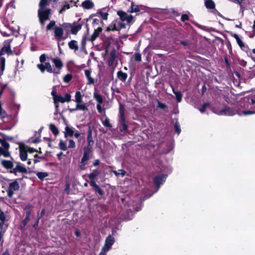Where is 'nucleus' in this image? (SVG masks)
Masks as SVG:
<instances>
[{"mask_svg":"<svg viewBox=\"0 0 255 255\" xmlns=\"http://www.w3.org/2000/svg\"><path fill=\"white\" fill-rule=\"evenodd\" d=\"M51 14L50 9L39 8L38 11V14L40 23L44 25L46 20L49 19V16Z\"/></svg>","mask_w":255,"mask_h":255,"instance_id":"f257e3e1","label":"nucleus"},{"mask_svg":"<svg viewBox=\"0 0 255 255\" xmlns=\"http://www.w3.org/2000/svg\"><path fill=\"white\" fill-rule=\"evenodd\" d=\"M37 67L41 71L42 73H44L46 70L49 73H53L56 75L59 74V71H56L55 69L53 70L50 63L47 62L44 64H38Z\"/></svg>","mask_w":255,"mask_h":255,"instance_id":"f03ea898","label":"nucleus"},{"mask_svg":"<svg viewBox=\"0 0 255 255\" xmlns=\"http://www.w3.org/2000/svg\"><path fill=\"white\" fill-rule=\"evenodd\" d=\"M19 187V184L17 181H14L10 183L7 190L8 196L9 197H11L14 193L18 190Z\"/></svg>","mask_w":255,"mask_h":255,"instance_id":"7ed1b4c3","label":"nucleus"},{"mask_svg":"<svg viewBox=\"0 0 255 255\" xmlns=\"http://www.w3.org/2000/svg\"><path fill=\"white\" fill-rule=\"evenodd\" d=\"M117 14L120 16L121 20L125 21L128 23L131 22L133 19V16L132 15L128 14L123 11H118Z\"/></svg>","mask_w":255,"mask_h":255,"instance_id":"20e7f679","label":"nucleus"},{"mask_svg":"<svg viewBox=\"0 0 255 255\" xmlns=\"http://www.w3.org/2000/svg\"><path fill=\"white\" fill-rule=\"evenodd\" d=\"M114 243L115 238L111 236H109L105 240V245L102 248L103 250L108 251Z\"/></svg>","mask_w":255,"mask_h":255,"instance_id":"39448f33","label":"nucleus"},{"mask_svg":"<svg viewBox=\"0 0 255 255\" xmlns=\"http://www.w3.org/2000/svg\"><path fill=\"white\" fill-rule=\"evenodd\" d=\"M54 36L56 39L59 40L63 38V29L60 27L56 26L54 28Z\"/></svg>","mask_w":255,"mask_h":255,"instance_id":"423d86ee","label":"nucleus"},{"mask_svg":"<svg viewBox=\"0 0 255 255\" xmlns=\"http://www.w3.org/2000/svg\"><path fill=\"white\" fill-rule=\"evenodd\" d=\"M166 175L157 176L154 178V181L155 184L157 187V190L159 188V186L165 182Z\"/></svg>","mask_w":255,"mask_h":255,"instance_id":"0eeeda50","label":"nucleus"},{"mask_svg":"<svg viewBox=\"0 0 255 255\" xmlns=\"http://www.w3.org/2000/svg\"><path fill=\"white\" fill-rule=\"evenodd\" d=\"M90 151V148H89V147H86L84 148V155L81 160V163L83 165H85L86 164L85 162L89 159V153Z\"/></svg>","mask_w":255,"mask_h":255,"instance_id":"6e6552de","label":"nucleus"},{"mask_svg":"<svg viewBox=\"0 0 255 255\" xmlns=\"http://www.w3.org/2000/svg\"><path fill=\"white\" fill-rule=\"evenodd\" d=\"M52 62L55 67L54 69L60 72V69L63 67V63L61 60L58 58H56L52 59Z\"/></svg>","mask_w":255,"mask_h":255,"instance_id":"1a4fd4ad","label":"nucleus"},{"mask_svg":"<svg viewBox=\"0 0 255 255\" xmlns=\"http://www.w3.org/2000/svg\"><path fill=\"white\" fill-rule=\"evenodd\" d=\"M25 146H20L19 147L20 157L22 161L26 160L27 158V152Z\"/></svg>","mask_w":255,"mask_h":255,"instance_id":"9d476101","label":"nucleus"},{"mask_svg":"<svg viewBox=\"0 0 255 255\" xmlns=\"http://www.w3.org/2000/svg\"><path fill=\"white\" fill-rule=\"evenodd\" d=\"M77 110H81L84 112H87L88 111V109L86 106L85 104L82 103V102L77 103L76 108L73 109L72 111H77Z\"/></svg>","mask_w":255,"mask_h":255,"instance_id":"9b49d317","label":"nucleus"},{"mask_svg":"<svg viewBox=\"0 0 255 255\" xmlns=\"http://www.w3.org/2000/svg\"><path fill=\"white\" fill-rule=\"evenodd\" d=\"M94 5V3L90 0H85L82 3V6L85 9H91Z\"/></svg>","mask_w":255,"mask_h":255,"instance_id":"f8f14e48","label":"nucleus"},{"mask_svg":"<svg viewBox=\"0 0 255 255\" xmlns=\"http://www.w3.org/2000/svg\"><path fill=\"white\" fill-rule=\"evenodd\" d=\"M74 131L73 129L68 126L66 127L65 128L64 135L65 137L68 136H72L74 135Z\"/></svg>","mask_w":255,"mask_h":255,"instance_id":"ddd939ff","label":"nucleus"},{"mask_svg":"<svg viewBox=\"0 0 255 255\" xmlns=\"http://www.w3.org/2000/svg\"><path fill=\"white\" fill-rule=\"evenodd\" d=\"M140 10L138 5L134 4L133 2H132L131 5L128 10V12L129 13L137 12Z\"/></svg>","mask_w":255,"mask_h":255,"instance_id":"4468645a","label":"nucleus"},{"mask_svg":"<svg viewBox=\"0 0 255 255\" xmlns=\"http://www.w3.org/2000/svg\"><path fill=\"white\" fill-rule=\"evenodd\" d=\"M102 30V28L101 27H98L97 29H95L94 33L91 36V40L92 41H94L97 37L99 35L100 33Z\"/></svg>","mask_w":255,"mask_h":255,"instance_id":"2eb2a0df","label":"nucleus"},{"mask_svg":"<svg viewBox=\"0 0 255 255\" xmlns=\"http://www.w3.org/2000/svg\"><path fill=\"white\" fill-rule=\"evenodd\" d=\"M217 114L219 115L232 116L234 115V113L231 112L229 108H225L223 110L219 111Z\"/></svg>","mask_w":255,"mask_h":255,"instance_id":"dca6fc26","label":"nucleus"},{"mask_svg":"<svg viewBox=\"0 0 255 255\" xmlns=\"http://www.w3.org/2000/svg\"><path fill=\"white\" fill-rule=\"evenodd\" d=\"M54 102L56 108H58V103L60 102V103H63L65 102V100H64V98H63L62 96L58 95L57 97H56L55 98Z\"/></svg>","mask_w":255,"mask_h":255,"instance_id":"f3484780","label":"nucleus"},{"mask_svg":"<svg viewBox=\"0 0 255 255\" xmlns=\"http://www.w3.org/2000/svg\"><path fill=\"white\" fill-rule=\"evenodd\" d=\"M91 71L89 70H86L85 71V74L88 80L89 84H93L94 82L93 79L91 77Z\"/></svg>","mask_w":255,"mask_h":255,"instance_id":"a211bd4d","label":"nucleus"},{"mask_svg":"<svg viewBox=\"0 0 255 255\" xmlns=\"http://www.w3.org/2000/svg\"><path fill=\"white\" fill-rule=\"evenodd\" d=\"M14 170L16 172L26 173L27 172V169L21 165H17L14 168Z\"/></svg>","mask_w":255,"mask_h":255,"instance_id":"6ab92c4d","label":"nucleus"},{"mask_svg":"<svg viewBox=\"0 0 255 255\" xmlns=\"http://www.w3.org/2000/svg\"><path fill=\"white\" fill-rule=\"evenodd\" d=\"M1 164L4 167L8 169L11 168L13 166L12 162L9 160H2Z\"/></svg>","mask_w":255,"mask_h":255,"instance_id":"aec40b11","label":"nucleus"},{"mask_svg":"<svg viewBox=\"0 0 255 255\" xmlns=\"http://www.w3.org/2000/svg\"><path fill=\"white\" fill-rule=\"evenodd\" d=\"M205 4L207 8L213 9L215 7V4L212 0H207Z\"/></svg>","mask_w":255,"mask_h":255,"instance_id":"412c9836","label":"nucleus"},{"mask_svg":"<svg viewBox=\"0 0 255 255\" xmlns=\"http://www.w3.org/2000/svg\"><path fill=\"white\" fill-rule=\"evenodd\" d=\"M117 75L118 78L122 81H126L128 77V75L126 73L123 72L122 71H119Z\"/></svg>","mask_w":255,"mask_h":255,"instance_id":"4be33fe9","label":"nucleus"},{"mask_svg":"<svg viewBox=\"0 0 255 255\" xmlns=\"http://www.w3.org/2000/svg\"><path fill=\"white\" fill-rule=\"evenodd\" d=\"M5 59L3 57L0 58V76L2 75L5 68Z\"/></svg>","mask_w":255,"mask_h":255,"instance_id":"5701e85b","label":"nucleus"},{"mask_svg":"<svg viewBox=\"0 0 255 255\" xmlns=\"http://www.w3.org/2000/svg\"><path fill=\"white\" fill-rule=\"evenodd\" d=\"M74 101L76 104L82 102V96L80 91H77L76 92Z\"/></svg>","mask_w":255,"mask_h":255,"instance_id":"b1692460","label":"nucleus"},{"mask_svg":"<svg viewBox=\"0 0 255 255\" xmlns=\"http://www.w3.org/2000/svg\"><path fill=\"white\" fill-rule=\"evenodd\" d=\"M94 98L97 101L98 104H102L103 102L102 97L99 94L95 92L93 95Z\"/></svg>","mask_w":255,"mask_h":255,"instance_id":"393cba45","label":"nucleus"},{"mask_svg":"<svg viewBox=\"0 0 255 255\" xmlns=\"http://www.w3.org/2000/svg\"><path fill=\"white\" fill-rule=\"evenodd\" d=\"M49 128L54 134L57 135L59 133V130L58 128L53 124H50L49 125Z\"/></svg>","mask_w":255,"mask_h":255,"instance_id":"a878e982","label":"nucleus"},{"mask_svg":"<svg viewBox=\"0 0 255 255\" xmlns=\"http://www.w3.org/2000/svg\"><path fill=\"white\" fill-rule=\"evenodd\" d=\"M69 46L71 49L77 50L78 49V46L77 42L74 40L71 41L69 42Z\"/></svg>","mask_w":255,"mask_h":255,"instance_id":"bb28decb","label":"nucleus"},{"mask_svg":"<svg viewBox=\"0 0 255 255\" xmlns=\"http://www.w3.org/2000/svg\"><path fill=\"white\" fill-rule=\"evenodd\" d=\"M37 177L41 180L48 176V174L47 172H38L36 173Z\"/></svg>","mask_w":255,"mask_h":255,"instance_id":"cd10ccee","label":"nucleus"},{"mask_svg":"<svg viewBox=\"0 0 255 255\" xmlns=\"http://www.w3.org/2000/svg\"><path fill=\"white\" fill-rule=\"evenodd\" d=\"M111 171L113 172L117 176H118L119 175L124 176L126 174V172L122 169L119 170L118 171L115 170H112Z\"/></svg>","mask_w":255,"mask_h":255,"instance_id":"c85d7f7f","label":"nucleus"},{"mask_svg":"<svg viewBox=\"0 0 255 255\" xmlns=\"http://www.w3.org/2000/svg\"><path fill=\"white\" fill-rule=\"evenodd\" d=\"M81 27L82 26L80 24H78L74 26L71 29L72 33L74 34H76L78 31L81 29Z\"/></svg>","mask_w":255,"mask_h":255,"instance_id":"c756f323","label":"nucleus"},{"mask_svg":"<svg viewBox=\"0 0 255 255\" xmlns=\"http://www.w3.org/2000/svg\"><path fill=\"white\" fill-rule=\"evenodd\" d=\"M100 172L97 170H94L89 176L90 179H93L95 177L98 176Z\"/></svg>","mask_w":255,"mask_h":255,"instance_id":"7c9ffc66","label":"nucleus"},{"mask_svg":"<svg viewBox=\"0 0 255 255\" xmlns=\"http://www.w3.org/2000/svg\"><path fill=\"white\" fill-rule=\"evenodd\" d=\"M88 145L87 147H89V148H90L91 149L94 143V141L92 139V137L91 134H89L88 135Z\"/></svg>","mask_w":255,"mask_h":255,"instance_id":"2f4dec72","label":"nucleus"},{"mask_svg":"<svg viewBox=\"0 0 255 255\" xmlns=\"http://www.w3.org/2000/svg\"><path fill=\"white\" fill-rule=\"evenodd\" d=\"M59 146L62 150H66L67 149L66 143L62 140H61L59 143Z\"/></svg>","mask_w":255,"mask_h":255,"instance_id":"473e14b6","label":"nucleus"},{"mask_svg":"<svg viewBox=\"0 0 255 255\" xmlns=\"http://www.w3.org/2000/svg\"><path fill=\"white\" fill-rule=\"evenodd\" d=\"M117 28L116 27V22H113L111 25H109V27H107V31H114V30H117Z\"/></svg>","mask_w":255,"mask_h":255,"instance_id":"72a5a7b5","label":"nucleus"},{"mask_svg":"<svg viewBox=\"0 0 255 255\" xmlns=\"http://www.w3.org/2000/svg\"><path fill=\"white\" fill-rule=\"evenodd\" d=\"M173 92H174V93L175 94V95L176 96V97L177 101L178 102H181V101L182 100V94H181V93L180 92H179V91L175 92L174 91H173Z\"/></svg>","mask_w":255,"mask_h":255,"instance_id":"f704fd0d","label":"nucleus"},{"mask_svg":"<svg viewBox=\"0 0 255 255\" xmlns=\"http://www.w3.org/2000/svg\"><path fill=\"white\" fill-rule=\"evenodd\" d=\"M72 76L71 74H67L63 78V80L65 83L69 82L72 79Z\"/></svg>","mask_w":255,"mask_h":255,"instance_id":"c9c22d12","label":"nucleus"},{"mask_svg":"<svg viewBox=\"0 0 255 255\" xmlns=\"http://www.w3.org/2000/svg\"><path fill=\"white\" fill-rule=\"evenodd\" d=\"M55 25V22L54 20L50 21L49 24L47 25L46 29L47 30H50Z\"/></svg>","mask_w":255,"mask_h":255,"instance_id":"e433bc0d","label":"nucleus"},{"mask_svg":"<svg viewBox=\"0 0 255 255\" xmlns=\"http://www.w3.org/2000/svg\"><path fill=\"white\" fill-rule=\"evenodd\" d=\"M47 5V0H41L39 3V8H43V7Z\"/></svg>","mask_w":255,"mask_h":255,"instance_id":"4c0bfd02","label":"nucleus"},{"mask_svg":"<svg viewBox=\"0 0 255 255\" xmlns=\"http://www.w3.org/2000/svg\"><path fill=\"white\" fill-rule=\"evenodd\" d=\"M10 42H11L10 40H8L7 41V42L8 43V45L7 46H5L3 48V49H2L3 51H4L7 53H9L10 52V45H9V43Z\"/></svg>","mask_w":255,"mask_h":255,"instance_id":"58836bf2","label":"nucleus"},{"mask_svg":"<svg viewBox=\"0 0 255 255\" xmlns=\"http://www.w3.org/2000/svg\"><path fill=\"white\" fill-rule=\"evenodd\" d=\"M134 60L138 62L141 61V54L139 53H136L134 54Z\"/></svg>","mask_w":255,"mask_h":255,"instance_id":"ea45409f","label":"nucleus"},{"mask_svg":"<svg viewBox=\"0 0 255 255\" xmlns=\"http://www.w3.org/2000/svg\"><path fill=\"white\" fill-rule=\"evenodd\" d=\"M5 215L4 214V213L3 212L0 213V220L1 221L0 223H2L3 224H4L5 221Z\"/></svg>","mask_w":255,"mask_h":255,"instance_id":"a19ab883","label":"nucleus"},{"mask_svg":"<svg viewBox=\"0 0 255 255\" xmlns=\"http://www.w3.org/2000/svg\"><path fill=\"white\" fill-rule=\"evenodd\" d=\"M103 124L107 127H111V125L109 122V120L108 119H106L103 121Z\"/></svg>","mask_w":255,"mask_h":255,"instance_id":"79ce46f5","label":"nucleus"},{"mask_svg":"<svg viewBox=\"0 0 255 255\" xmlns=\"http://www.w3.org/2000/svg\"><path fill=\"white\" fill-rule=\"evenodd\" d=\"M75 147V143L73 140H69L68 147L70 148H73Z\"/></svg>","mask_w":255,"mask_h":255,"instance_id":"37998d69","label":"nucleus"},{"mask_svg":"<svg viewBox=\"0 0 255 255\" xmlns=\"http://www.w3.org/2000/svg\"><path fill=\"white\" fill-rule=\"evenodd\" d=\"M70 8V5L68 3H65L62 8L60 10L59 12L61 13L63 11L68 9Z\"/></svg>","mask_w":255,"mask_h":255,"instance_id":"c03bdc74","label":"nucleus"},{"mask_svg":"<svg viewBox=\"0 0 255 255\" xmlns=\"http://www.w3.org/2000/svg\"><path fill=\"white\" fill-rule=\"evenodd\" d=\"M95 190L96 192H97L101 196H102L104 194L103 191L100 189L99 186L95 188Z\"/></svg>","mask_w":255,"mask_h":255,"instance_id":"a18cd8bd","label":"nucleus"},{"mask_svg":"<svg viewBox=\"0 0 255 255\" xmlns=\"http://www.w3.org/2000/svg\"><path fill=\"white\" fill-rule=\"evenodd\" d=\"M209 106V103H205V104H204L203 105L201 109H200V111L201 113H204L205 112L206 108L208 107Z\"/></svg>","mask_w":255,"mask_h":255,"instance_id":"49530a36","label":"nucleus"},{"mask_svg":"<svg viewBox=\"0 0 255 255\" xmlns=\"http://www.w3.org/2000/svg\"><path fill=\"white\" fill-rule=\"evenodd\" d=\"M25 148H26V149L27 152L33 153L36 151L34 148L29 147L27 146H25Z\"/></svg>","mask_w":255,"mask_h":255,"instance_id":"de8ad7c7","label":"nucleus"},{"mask_svg":"<svg viewBox=\"0 0 255 255\" xmlns=\"http://www.w3.org/2000/svg\"><path fill=\"white\" fill-rule=\"evenodd\" d=\"M63 98H64L65 102H68L71 101V96L69 94H66Z\"/></svg>","mask_w":255,"mask_h":255,"instance_id":"09e8293b","label":"nucleus"},{"mask_svg":"<svg viewBox=\"0 0 255 255\" xmlns=\"http://www.w3.org/2000/svg\"><path fill=\"white\" fill-rule=\"evenodd\" d=\"M100 14L104 19H107L108 14L107 12H100Z\"/></svg>","mask_w":255,"mask_h":255,"instance_id":"8fccbe9b","label":"nucleus"},{"mask_svg":"<svg viewBox=\"0 0 255 255\" xmlns=\"http://www.w3.org/2000/svg\"><path fill=\"white\" fill-rule=\"evenodd\" d=\"M39 60L41 63H43L46 60V56L45 54H42L39 58Z\"/></svg>","mask_w":255,"mask_h":255,"instance_id":"3c124183","label":"nucleus"},{"mask_svg":"<svg viewBox=\"0 0 255 255\" xmlns=\"http://www.w3.org/2000/svg\"><path fill=\"white\" fill-rule=\"evenodd\" d=\"M174 127L175 132H177L178 134H179L180 132V129L179 126L177 124H176L174 126Z\"/></svg>","mask_w":255,"mask_h":255,"instance_id":"603ef678","label":"nucleus"},{"mask_svg":"<svg viewBox=\"0 0 255 255\" xmlns=\"http://www.w3.org/2000/svg\"><path fill=\"white\" fill-rule=\"evenodd\" d=\"M91 185L92 186H93L94 188V189L96 187H97V186H98L96 184V182H95V181L94 180V179H91Z\"/></svg>","mask_w":255,"mask_h":255,"instance_id":"864d4df0","label":"nucleus"},{"mask_svg":"<svg viewBox=\"0 0 255 255\" xmlns=\"http://www.w3.org/2000/svg\"><path fill=\"white\" fill-rule=\"evenodd\" d=\"M8 149H5L2 155H3L4 157H8L9 156V153L7 150Z\"/></svg>","mask_w":255,"mask_h":255,"instance_id":"5fc2aeb1","label":"nucleus"},{"mask_svg":"<svg viewBox=\"0 0 255 255\" xmlns=\"http://www.w3.org/2000/svg\"><path fill=\"white\" fill-rule=\"evenodd\" d=\"M97 109L98 111L100 113H102L103 110H102V108L101 104H98L97 105Z\"/></svg>","mask_w":255,"mask_h":255,"instance_id":"6e6d98bb","label":"nucleus"},{"mask_svg":"<svg viewBox=\"0 0 255 255\" xmlns=\"http://www.w3.org/2000/svg\"><path fill=\"white\" fill-rule=\"evenodd\" d=\"M158 107L161 108V109H164L165 107H166V106L163 104V103H161L160 102H159V101H158Z\"/></svg>","mask_w":255,"mask_h":255,"instance_id":"4d7b16f0","label":"nucleus"},{"mask_svg":"<svg viewBox=\"0 0 255 255\" xmlns=\"http://www.w3.org/2000/svg\"><path fill=\"white\" fill-rule=\"evenodd\" d=\"M237 42L238 44H239V45L240 47H243L244 46V43L241 40V39L240 38L237 40Z\"/></svg>","mask_w":255,"mask_h":255,"instance_id":"13d9d810","label":"nucleus"},{"mask_svg":"<svg viewBox=\"0 0 255 255\" xmlns=\"http://www.w3.org/2000/svg\"><path fill=\"white\" fill-rule=\"evenodd\" d=\"M244 115H251V114H255V112L251 111H244L243 112Z\"/></svg>","mask_w":255,"mask_h":255,"instance_id":"bf43d9fd","label":"nucleus"},{"mask_svg":"<svg viewBox=\"0 0 255 255\" xmlns=\"http://www.w3.org/2000/svg\"><path fill=\"white\" fill-rule=\"evenodd\" d=\"M188 16L186 14H183L181 16V20L183 21L188 20Z\"/></svg>","mask_w":255,"mask_h":255,"instance_id":"052dcab7","label":"nucleus"},{"mask_svg":"<svg viewBox=\"0 0 255 255\" xmlns=\"http://www.w3.org/2000/svg\"><path fill=\"white\" fill-rule=\"evenodd\" d=\"M120 114H121V116L123 117V116H124V110H123V106L122 105L120 106Z\"/></svg>","mask_w":255,"mask_h":255,"instance_id":"680f3d73","label":"nucleus"},{"mask_svg":"<svg viewBox=\"0 0 255 255\" xmlns=\"http://www.w3.org/2000/svg\"><path fill=\"white\" fill-rule=\"evenodd\" d=\"M51 95H52L53 96V100L54 101L55 100V98L57 97L58 95H57L56 94V92L54 91V90H53L52 92H51Z\"/></svg>","mask_w":255,"mask_h":255,"instance_id":"e2e57ef3","label":"nucleus"},{"mask_svg":"<svg viewBox=\"0 0 255 255\" xmlns=\"http://www.w3.org/2000/svg\"><path fill=\"white\" fill-rule=\"evenodd\" d=\"M3 224L2 223H0V234L2 232V228Z\"/></svg>","mask_w":255,"mask_h":255,"instance_id":"0e129e2a","label":"nucleus"},{"mask_svg":"<svg viewBox=\"0 0 255 255\" xmlns=\"http://www.w3.org/2000/svg\"><path fill=\"white\" fill-rule=\"evenodd\" d=\"M108 251H104L103 250V249H102V251H101V252L100 253L99 255H106V253Z\"/></svg>","mask_w":255,"mask_h":255,"instance_id":"69168bd1","label":"nucleus"},{"mask_svg":"<svg viewBox=\"0 0 255 255\" xmlns=\"http://www.w3.org/2000/svg\"><path fill=\"white\" fill-rule=\"evenodd\" d=\"M99 164V160H96L95 161V162L93 163V165L94 166H97L98 165V164Z\"/></svg>","mask_w":255,"mask_h":255,"instance_id":"338daca9","label":"nucleus"},{"mask_svg":"<svg viewBox=\"0 0 255 255\" xmlns=\"http://www.w3.org/2000/svg\"><path fill=\"white\" fill-rule=\"evenodd\" d=\"M233 36L236 39V40H237L240 38L237 34H234Z\"/></svg>","mask_w":255,"mask_h":255,"instance_id":"774afa93","label":"nucleus"}]
</instances>
